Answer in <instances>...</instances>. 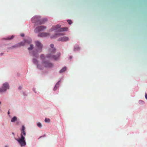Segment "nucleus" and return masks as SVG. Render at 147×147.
<instances>
[{
	"instance_id": "aec40b11",
	"label": "nucleus",
	"mask_w": 147,
	"mask_h": 147,
	"mask_svg": "<svg viewBox=\"0 0 147 147\" xmlns=\"http://www.w3.org/2000/svg\"><path fill=\"white\" fill-rule=\"evenodd\" d=\"M45 121L46 122L49 123L50 122V119L49 118H46Z\"/></svg>"
},
{
	"instance_id": "2f4dec72",
	"label": "nucleus",
	"mask_w": 147,
	"mask_h": 147,
	"mask_svg": "<svg viewBox=\"0 0 147 147\" xmlns=\"http://www.w3.org/2000/svg\"><path fill=\"white\" fill-rule=\"evenodd\" d=\"M70 58H72V57H71V56H70Z\"/></svg>"
},
{
	"instance_id": "412c9836",
	"label": "nucleus",
	"mask_w": 147,
	"mask_h": 147,
	"mask_svg": "<svg viewBox=\"0 0 147 147\" xmlns=\"http://www.w3.org/2000/svg\"><path fill=\"white\" fill-rule=\"evenodd\" d=\"M37 125L38 127L40 128L42 126V124L39 122L37 123Z\"/></svg>"
},
{
	"instance_id": "f03ea898",
	"label": "nucleus",
	"mask_w": 147,
	"mask_h": 147,
	"mask_svg": "<svg viewBox=\"0 0 147 147\" xmlns=\"http://www.w3.org/2000/svg\"><path fill=\"white\" fill-rule=\"evenodd\" d=\"M40 57L43 60L41 64H37V67L39 69H42L44 67H50L53 66L52 63L45 61V60L47 59V58H49L47 57V56L46 57H45L43 55H42L40 56Z\"/></svg>"
},
{
	"instance_id": "f257e3e1",
	"label": "nucleus",
	"mask_w": 147,
	"mask_h": 147,
	"mask_svg": "<svg viewBox=\"0 0 147 147\" xmlns=\"http://www.w3.org/2000/svg\"><path fill=\"white\" fill-rule=\"evenodd\" d=\"M54 46L53 44H52L50 45V47L51 48L49 50V53L47 55V57L51 59L56 60L59 57L60 54L58 53L56 55H54L56 52V49L54 47Z\"/></svg>"
},
{
	"instance_id": "f3484780",
	"label": "nucleus",
	"mask_w": 147,
	"mask_h": 147,
	"mask_svg": "<svg viewBox=\"0 0 147 147\" xmlns=\"http://www.w3.org/2000/svg\"><path fill=\"white\" fill-rule=\"evenodd\" d=\"M32 55L34 56L37 57L38 55V53L34 51L32 53Z\"/></svg>"
},
{
	"instance_id": "6ab92c4d",
	"label": "nucleus",
	"mask_w": 147,
	"mask_h": 147,
	"mask_svg": "<svg viewBox=\"0 0 147 147\" xmlns=\"http://www.w3.org/2000/svg\"><path fill=\"white\" fill-rule=\"evenodd\" d=\"M33 45H31L30 47L28 48V49L29 51L32 50L33 48Z\"/></svg>"
},
{
	"instance_id": "ddd939ff",
	"label": "nucleus",
	"mask_w": 147,
	"mask_h": 147,
	"mask_svg": "<svg viewBox=\"0 0 147 147\" xmlns=\"http://www.w3.org/2000/svg\"><path fill=\"white\" fill-rule=\"evenodd\" d=\"M64 35V34L63 33H57L54 36V37H61L63 35Z\"/></svg>"
},
{
	"instance_id": "9b49d317",
	"label": "nucleus",
	"mask_w": 147,
	"mask_h": 147,
	"mask_svg": "<svg viewBox=\"0 0 147 147\" xmlns=\"http://www.w3.org/2000/svg\"><path fill=\"white\" fill-rule=\"evenodd\" d=\"M20 135H22L23 136H25L26 135V132L25 131V128L24 126H22V129L21 130V133Z\"/></svg>"
},
{
	"instance_id": "2eb2a0df",
	"label": "nucleus",
	"mask_w": 147,
	"mask_h": 147,
	"mask_svg": "<svg viewBox=\"0 0 147 147\" xmlns=\"http://www.w3.org/2000/svg\"><path fill=\"white\" fill-rule=\"evenodd\" d=\"M14 36L13 35H12L11 36H8L7 38H5L6 40H10L13 39L14 38Z\"/></svg>"
},
{
	"instance_id": "1a4fd4ad",
	"label": "nucleus",
	"mask_w": 147,
	"mask_h": 147,
	"mask_svg": "<svg viewBox=\"0 0 147 147\" xmlns=\"http://www.w3.org/2000/svg\"><path fill=\"white\" fill-rule=\"evenodd\" d=\"M32 21L33 23L38 22L40 21L39 18L37 16H34L32 18Z\"/></svg>"
},
{
	"instance_id": "4be33fe9",
	"label": "nucleus",
	"mask_w": 147,
	"mask_h": 147,
	"mask_svg": "<svg viewBox=\"0 0 147 147\" xmlns=\"http://www.w3.org/2000/svg\"><path fill=\"white\" fill-rule=\"evenodd\" d=\"M33 62L35 64L37 63L38 61L36 59H34L33 60Z\"/></svg>"
},
{
	"instance_id": "a878e982",
	"label": "nucleus",
	"mask_w": 147,
	"mask_h": 147,
	"mask_svg": "<svg viewBox=\"0 0 147 147\" xmlns=\"http://www.w3.org/2000/svg\"><path fill=\"white\" fill-rule=\"evenodd\" d=\"M145 97L146 99H147V94H145Z\"/></svg>"
},
{
	"instance_id": "bb28decb",
	"label": "nucleus",
	"mask_w": 147,
	"mask_h": 147,
	"mask_svg": "<svg viewBox=\"0 0 147 147\" xmlns=\"http://www.w3.org/2000/svg\"><path fill=\"white\" fill-rule=\"evenodd\" d=\"M24 34H21V36H22V37H23V36H24Z\"/></svg>"
},
{
	"instance_id": "423d86ee",
	"label": "nucleus",
	"mask_w": 147,
	"mask_h": 147,
	"mask_svg": "<svg viewBox=\"0 0 147 147\" xmlns=\"http://www.w3.org/2000/svg\"><path fill=\"white\" fill-rule=\"evenodd\" d=\"M9 86L7 82L4 83L2 87L0 88V92L2 93L5 92L7 89H9Z\"/></svg>"
},
{
	"instance_id": "5701e85b",
	"label": "nucleus",
	"mask_w": 147,
	"mask_h": 147,
	"mask_svg": "<svg viewBox=\"0 0 147 147\" xmlns=\"http://www.w3.org/2000/svg\"><path fill=\"white\" fill-rule=\"evenodd\" d=\"M67 22L69 24H71L72 23V21L71 20H68Z\"/></svg>"
},
{
	"instance_id": "0eeeda50",
	"label": "nucleus",
	"mask_w": 147,
	"mask_h": 147,
	"mask_svg": "<svg viewBox=\"0 0 147 147\" xmlns=\"http://www.w3.org/2000/svg\"><path fill=\"white\" fill-rule=\"evenodd\" d=\"M46 27L45 26H41L36 27L34 30V32L36 33L40 31L46 29Z\"/></svg>"
},
{
	"instance_id": "f8f14e48",
	"label": "nucleus",
	"mask_w": 147,
	"mask_h": 147,
	"mask_svg": "<svg viewBox=\"0 0 147 147\" xmlns=\"http://www.w3.org/2000/svg\"><path fill=\"white\" fill-rule=\"evenodd\" d=\"M25 45L24 42H21L15 45L14 47H18L21 46H24Z\"/></svg>"
},
{
	"instance_id": "4468645a",
	"label": "nucleus",
	"mask_w": 147,
	"mask_h": 147,
	"mask_svg": "<svg viewBox=\"0 0 147 147\" xmlns=\"http://www.w3.org/2000/svg\"><path fill=\"white\" fill-rule=\"evenodd\" d=\"M66 70V67H63L60 71L59 73H62L64 72Z\"/></svg>"
},
{
	"instance_id": "c85d7f7f",
	"label": "nucleus",
	"mask_w": 147,
	"mask_h": 147,
	"mask_svg": "<svg viewBox=\"0 0 147 147\" xmlns=\"http://www.w3.org/2000/svg\"><path fill=\"white\" fill-rule=\"evenodd\" d=\"M10 113V112H9V111H8V114H9Z\"/></svg>"
},
{
	"instance_id": "9d476101",
	"label": "nucleus",
	"mask_w": 147,
	"mask_h": 147,
	"mask_svg": "<svg viewBox=\"0 0 147 147\" xmlns=\"http://www.w3.org/2000/svg\"><path fill=\"white\" fill-rule=\"evenodd\" d=\"M49 34L46 32H42L40 33L38 36L39 37H46L48 36H49Z\"/></svg>"
},
{
	"instance_id": "7ed1b4c3",
	"label": "nucleus",
	"mask_w": 147,
	"mask_h": 147,
	"mask_svg": "<svg viewBox=\"0 0 147 147\" xmlns=\"http://www.w3.org/2000/svg\"><path fill=\"white\" fill-rule=\"evenodd\" d=\"M61 26L59 25H57L56 26H53L51 28V31L53 30H56L58 32H62L65 31H67L68 30V28L67 27H64L61 28Z\"/></svg>"
},
{
	"instance_id": "20e7f679",
	"label": "nucleus",
	"mask_w": 147,
	"mask_h": 147,
	"mask_svg": "<svg viewBox=\"0 0 147 147\" xmlns=\"http://www.w3.org/2000/svg\"><path fill=\"white\" fill-rule=\"evenodd\" d=\"M20 138L16 139V140L18 141L21 146H25L26 144V143L25 140V136H23L22 135H20Z\"/></svg>"
},
{
	"instance_id": "dca6fc26",
	"label": "nucleus",
	"mask_w": 147,
	"mask_h": 147,
	"mask_svg": "<svg viewBox=\"0 0 147 147\" xmlns=\"http://www.w3.org/2000/svg\"><path fill=\"white\" fill-rule=\"evenodd\" d=\"M17 117L16 116H14L11 119V122H14L17 121Z\"/></svg>"
},
{
	"instance_id": "b1692460",
	"label": "nucleus",
	"mask_w": 147,
	"mask_h": 147,
	"mask_svg": "<svg viewBox=\"0 0 147 147\" xmlns=\"http://www.w3.org/2000/svg\"><path fill=\"white\" fill-rule=\"evenodd\" d=\"M79 49V48L78 46L75 47L74 48V50L76 51V50H78Z\"/></svg>"
},
{
	"instance_id": "7c9ffc66",
	"label": "nucleus",
	"mask_w": 147,
	"mask_h": 147,
	"mask_svg": "<svg viewBox=\"0 0 147 147\" xmlns=\"http://www.w3.org/2000/svg\"><path fill=\"white\" fill-rule=\"evenodd\" d=\"M44 20H45V21H47V19H44Z\"/></svg>"
},
{
	"instance_id": "a211bd4d",
	"label": "nucleus",
	"mask_w": 147,
	"mask_h": 147,
	"mask_svg": "<svg viewBox=\"0 0 147 147\" xmlns=\"http://www.w3.org/2000/svg\"><path fill=\"white\" fill-rule=\"evenodd\" d=\"M59 82H57L54 88V90H57V88H58V87L59 86Z\"/></svg>"
},
{
	"instance_id": "393cba45",
	"label": "nucleus",
	"mask_w": 147,
	"mask_h": 147,
	"mask_svg": "<svg viewBox=\"0 0 147 147\" xmlns=\"http://www.w3.org/2000/svg\"><path fill=\"white\" fill-rule=\"evenodd\" d=\"M31 42V41L30 40L29 42H28L26 40L25 41V42L29 43H30Z\"/></svg>"
},
{
	"instance_id": "39448f33",
	"label": "nucleus",
	"mask_w": 147,
	"mask_h": 147,
	"mask_svg": "<svg viewBox=\"0 0 147 147\" xmlns=\"http://www.w3.org/2000/svg\"><path fill=\"white\" fill-rule=\"evenodd\" d=\"M36 47V51L37 52L40 53L42 51V44L39 41H37L35 42Z\"/></svg>"
},
{
	"instance_id": "cd10ccee",
	"label": "nucleus",
	"mask_w": 147,
	"mask_h": 147,
	"mask_svg": "<svg viewBox=\"0 0 147 147\" xmlns=\"http://www.w3.org/2000/svg\"><path fill=\"white\" fill-rule=\"evenodd\" d=\"M22 88V87L21 86H20L19 88V89L20 90Z\"/></svg>"
},
{
	"instance_id": "c756f323",
	"label": "nucleus",
	"mask_w": 147,
	"mask_h": 147,
	"mask_svg": "<svg viewBox=\"0 0 147 147\" xmlns=\"http://www.w3.org/2000/svg\"><path fill=\"white\" fill-rule=\"evenodd\" d=\"M43 22H41L40 23V24H43Z\"/></svg>"
},
{
	"instance_id": "6e6552de",
	"label": "nucleus",
	"mask_w": 147,
	"mask_h": 147,
	"mask_svg": "<svg viewBox=\"0 0 147 147\" xmlns=\"http://www.w3.org/2000/svg\"><path fill=\"white\" fill-rule=\"evenodd\" d=\"M69 40V38L67 36H63L61 37L58 39V41L62 42H65Z\"/></svg>"
}]
</instances>
